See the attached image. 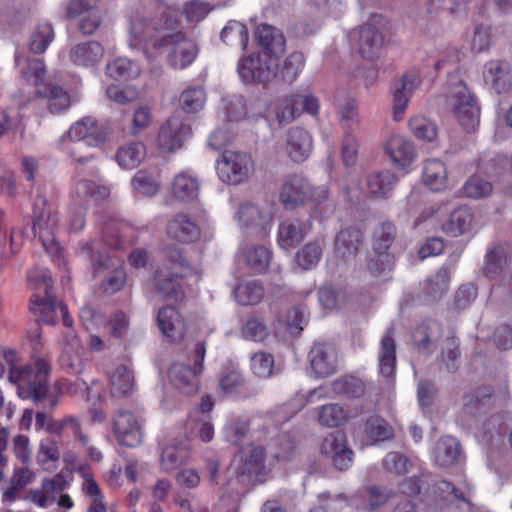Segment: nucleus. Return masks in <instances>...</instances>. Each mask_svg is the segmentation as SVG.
Segmentation results:
<instances>
[{
	"instance_id": "nucleus-1",
	"label": "nucleus",
	"mask_w": 512,
	"mask_h": 512,
	"mask_svg": "<svg viewBox=\"0 0 512 512\" xmlns=\"http://www.w3.org/2000/svg\"><path fill=\"white\" fill-rule=\"evenodd\" d=\"M177 22V12L166 8L159 22L136 16L131 20L130 46L137 48L152 43L156 51L167 53L170 66L175 69H185L196 59L198 47L193 40L181 32L166 33L176 28Z\"/></svg>"
},
{
	"instance_id": "nucleus-2",
	"label": "nucleus",
	"mask_w": 512,
	"mask_h": 512,
	"mask_svg": "<svg viewBox=\"0 0 512 512\" xmlns=\"http://www.w3.org/2000/svg\"><path fill=\"white\" fill-rule=\"evenodd\" d=\"M50 373V363L39 358L34 365L11 366L8 374L9 382L17 386V394L21 399L43 405V410L36 413L35 426L46 430L47 424L53 419L48 411L54 410L58 405V396L53 395L48 387Z\"/></svg>"
},
{
	"instance_id": "nucleus-3",
	"label": "nucleus",
	"mask_w": 512,
	"mask_h": 512,
	"mask_svg": "<svg viewBox=\"0 0 512 512\" xmlns=\"http://www.w3.org/2000/svg\"><path fill=\"white\" fill-rule=\"evenodd\" d=\"M28 281H39V286L43 287L44 295L34 294L30 299V311L36 317L38 324L55 325L58 321V311L60 312L63 324L70 328L73 320L68 313L67 306L58 303L55 295L52 293L53 283L47 271H30L27 275Z\"/></svg>"
},
{
	"instance_id": "nucleus-4",
	"label": "nucleus",
	"mask_w": 512,
	"mask_h": 512,
	"mask_svg": "<svg viewBox=\"0 0 512 512\" xmlns=\"http://www.w3.org/2000/svg\"><path fill=\"white\" fill-rule=\"evenodd\" d=\"M445 106L467 131H473L478 126L480 109L465 83L460 81L450 88Z\"/></svg>"
},
{
	"instance_id": "nucleus-5",
	"label": "nucleus",
	"mask_w": 512,
	"mask_h": 512,
	"mask_svg": "<svg viewBox=\"0 0 512 512\" xmlns=\"http://www.w3.org/2000/svg\"><path fill=\"white\" fill-rule=\"evenodd\" d=\"M205 354V344L198 342L194 346L193 367L181 362H175L170 366L168 373L170 382L181 393L191 396L198 392L199 375L203 371Z\"/></svg>"
},
{
	"instance_id": "nucleus-6",
	"label": "nucleus",
	"mask_w": 512,
	"mask_h": 512,
	"mask_svg": "<svg viewBox=\"0 0 512 512\" xmlns=\"http://www.w3.org/2000/svg\"><path fill=\"white\" fill-rule=\"evenodd\" d=\"M237 71L246 83L266 85L278 75V60L267 54H251L238 62Z\"/></svg>"
},
{
	"instance_id": "nucleus-7",
	"label": "nucleus",
	"mask_w": 512,
	"mask_h": 512,
	"mask_svg": "<svg viewBox=\"0 0 512 512\" xmlns=\"http://www.w3.org/2000/svg\"><path fill=\"white\" fill-rule=\"evenodd\" d=\"M191 135V125L188 118L176 111L159 129L156 144L163 153H171L183 147Z\"/></svg>"
},
{
	"instance_id": "nucleus-8",
	"label": "nucleus",
	"mask_w": 512,
	"mask_h": 512,
	"mask_svg": "<svg viewBox=\"0 0 512 512\" xmlns=\"http://www.w3.org/2000/svg\"><path fill=\"white\" fill-rule=\"evenodd\" d=\"M253 169L251 156L245 152L226 150L217 160L219 178L227 184L238 185L250 176Z\"/></svg>"
},
{
	"instance_id": "nucleus-9",
	"label": "nucleus",
	"mask_w": 512,
	"mask_h": 512,
	"mask_svg": "<svg viewBox=\"0 0 512 512\" xmlns=\"http://www.w3.org/2000/svg\"><path fill=\"white\" fill-rule=\"evenodd\" d=\"M242 453V463L237 468L238 480L247 485L264 482V477L267 474L264 448L251 446Z\"/></svg>"
},
{
	"instance_id": "nucleus-10",
	"label": "nucleus",
	"mask_w": 512,
	"mask_h": 512,
	"mask_svg": "<svg viewBox=\"0 0 512 512\" xmlns=\"http://www.w3.org/2000/svg\"><path fill=\"white\" fill-rule=\"evenodd\" d=\"M313 188L309 180L299 174L288 176L281 187L279 200L286 209H294L312 199Z\"/></svg>"
},
{
	"instance_id": "nucleus-11",
	"label": "nucleus",
	"mask_w": 512,
	"mask_h": 512,
	"mask_svg": "<svg viewBox=\"0 0 512 512\" xmlns=\"http://www.w3.org/2000/svg\"><path fill=\"white\" fill-rule=\"evenodd\" d=\"M238 220L248 234L264 237L272 223V212L268 207L245 203L239 207Z\"/></svg>"
},
{
	"instance_id": "nucleus-12",
	"label": "nucleus",
	"mask_w": 512,
	"mask_h": 512,
	"mask_svg": "<svg viewBox=\"0 0 512 512\" xmlns=\"http://www.w3.org/2000/svg\"><path fill=\"white\" fill-rule=\"evenodd\" d=\"M321 452L340 470H347L353 461V451L348 447L346 436L341 431H335L327 435L322 444Z\"/></svg>"
},
{
	"instance_id": "nucleus-13",
	"label": "nucleus",
	"mask_w": 512,
	"mask_h": 512,
	"mask_svg": "<svg viewBox=\"0 0 512 512\" xmlns=\"http://www.w3.org/2000/svg\"><path fill=\"white\" fill-rule=\"evenodd\" d=\"M354 34L357 36L359 53L364 59L373 61L380 56L385 43V35L374 22L360 26Z\"/></svg>"
},
{
	"instance_id": "nucleus-14",
	"label": "nucleus",
	"mask_w": 512,
	"mask_h": 512,
	"mask_svg": "<svg viewBox=\"0 0 512 512\" xmlns=\"http://www.w3.org/2000/svg\"><path fill=\"white\" fill-rule=\"evenodd\" d=\"M309 362L314 373L321 378L328 377L337 369V351L326 342L315 343L309 351Z\"/></svg>"
},
{
	"instance_id": "nucleus-15",
	"label": "nucleus",
	"mask_w": 512,
	"mask_h": 512,
	"mask_svg": "<svg viewBox=\"0 0 512 512\" xmlns=\"http://www.w3.org/2000/svg\"><path fill=\"white\" fill-rule=\"evenodd\" d=\"M113 429L118 441L127 447H135L141 442L140 427L129 411L116 412L113 418Z\"/></svg>"
},
{
	"instance_id": "nucleus-16",
	"label": "nucleus",
	"mask_w": 512,
	"mask_h": 512,
	"mask_svg": "<svg viewBox=\"0 0 512 512\" xmlns=\"http://www.w3.org/2000/svg\"><path fill=\"white\" fill-rule=\"evenodd\" d=\"M167 234L171 239L181 243H192L200 237V228L188 214L179 212L167 223Z\"/></svg>"
},
{
	"instance_id": "nucleus-17",
	"label": "nucleus",
	"mask_w": 512,
	"mask_h": 512,
	"mask_svg": "<svg viewBox=\"0 0 512 512\" xmlns=\"http://www.w3.org/2000/svg\"><path fill=\"white\" fill-rule=\"evenodd\" d=\"M312 148V138L308 131L301 127L289 129L286 137V152L293 162H304L310 156Z\"/></svg>"
},
{
	"instance_id": "nucleus-18",
	"label": "nucleus",
	"mask_w": 512,
	"mask_h": 512,
	"mask_svg": "<svg viewBox=\"0 0 512 512\" xmlns=\"http://www.w3.org/2000/svg\"><path fill=\"white\" fill-rule=\"evenodd\" d=\"M511 261L512 253L509 246L506 243H498L487 251L482 273L490 280L496 279L510 265Z\"/></svg>"
},
{
	"instance_id": "nucleus-19",
	"label": "nucleus",
	"mask_w": 512,
	"mask_h": 512,
	"mask_svg": "<svg viewBox=\"0 0 512 512\" xmlns=\"http://www.w3.org/2000/svg\"><path fill=\"white\" fill-rule=\"evenodd\" d=\"M157 324L163 336L170 342H179L184 337V323L173 306L166 305L158 311Z\"/></svg>"
},
{
	"instance_id": "nucleus-20",
	"label": "nucleus",
	"mask_w": 512,
	"mask_h": 512,
	"mask_svg": "<svg viewBox=\"0 0 512 512\" xmlns=\"http://www.w3.org/2000/svg\"><path fill=\"white\" fill-rule=\"evenodd\" d=\"M442 332V325L438 321H424L413 331V345L419 352L431 354L435 349V343L441 338Z\"/></svg>"
},
{
	"instance_id": "nucleus-21",
	"label": "nucleus",
	"mask_w": 512,
	"mask_h": 512,
	"mask_svg": "<svg viewBox=\"0 0 512 512\" xmlns=\"http://www.w3.org/2000/svg\"><path fill=\"white\" fill-rule=\"evenodd\" d=\"M460 442L452 436L441 437L435 445L434 462L442 467H450L457 464L462 458Z\"/></svg>"
},
{
	"instance_id": "nucleus-22",
	"label": "nucleus",
	"mask_w": 512,
	"mask_h": 512,
	"mask_svg": "<svg viewBox=\"0 0 512 512\" xmlns=\"http://www.w3.org/2000/svg\"><path fill=\"white\" fill-rule=\"evenodd\" d=\"M256 39L265 54L278 58L285 51V38L283 33L268 24H261L256 29Z\"/></svg>"
},
{
	"instance_id": "nucleus-23",
	"label": "nucleus",
	"mask_w": 512,
	"mask_h": 512,
	"mask_svg": "<svg viewBox=\"0 0 512 512\" xmlns=\"http://www.w3.org/2000/svg\"><path fill=\"white\" fill-rule=\"evenodd\" d=\"M104 55L103 46L97 41L76 44L70 50L71 61L78 66L92 67L99 63Z\"/></svg>"
},
{
	"instance_id": "nucleus-24",
	"label": "nucleus",
	"mask_w": 512,
	"mask_h": 512,
	"mask_svg": "<svg viewBox=\"0 0 512 512\" xmlns=\"http://www.w3.org/2000/svg\"><path fill=\"white\" fill-rule=\"evenodd\" d=\"M385 151L391 160L400 167L409 165L414 158L412 143L401 135L390 137L385 145Z\"/></svg>"
},
{
	"instance_id": "nucleus-25",
	"label": "nucleus",
	"mask_w": 512,
	"mask_h": 512,
	"mask_svg": "<svg viewBox=\"0 0 512 512\" xmlns=\"http://www.w3.org/2000/svg\"><path fill=\"white\" fill-rule=\"evenodd\" d=\"M484 79L497 93H502L510 87V66L504 61H490L485 65Z\"/></svg>"
},
{
	"instance_id": "nucleus-26",
	"label": "nucleus",
	"mask_w": 512,
	"mask_h": 512,
	"mask_svg": "<svg viewBox=\"0 0 512 512\" xmlns=\"http://www.w3.org/2000/svg\"><path fill=\"white\" fill-rule=\"evenodd\" d=\"M36 95L46 100V105L51 113H61L70 106V96L61 86L46 84L37 88Z\"/></svg>"
},
{
	"instance_id": "nucleus-27",
	"label": "nucleus",
	"mask_w": 512,
	"mask_h": 512,
	"mask_svg": "<svg viewBox=\"0 0 512 512\" xmlns=\"http://www.w3.org/2000/svg\"><path fill=\"white\" fill-rule=\"evenodd\" d=\"M177 276L168 268H159L155 273V286L159 294L166 299L175 301L181 300L183 297V290L178 281Z\"/></svg>"
},
{
	"instance_id": "nucleus-28",
	"label": "nucleus",
	"mask_w": 512,
	"mask_h": 512,
	"mask_svg": "<svg viewBox=\"0 0 512 512\" xmlns=\"http://www.w3.org/2000/svg\"><path fill=\"white\" fill-rule=\"evenodd\" d=\"M416 77L413 74H405L393 90V117L399 121L403 118L409 98L414 90Z\"/></svg>"
},
{
	"instance_id": "nucleus-29",
	"label": "nucleus",
	"mask_w": 512,
	"mask_h": 512,
	"mask_svg": "<svg viewBox=\"0 0 512 512\" xmlns=\"http://www.w3.org/2000/svg\"><path fill=\"white\" fill-rule=\"evenodd\" d=\"M307 233V225L298 220H287L279 225L278 241L284 248L297 246Z\"/></svg>"
},
{
	"instance_id": "nucleus-30",
	"label": "nucleus",
	"mask_w": 512,
	"mask_h": 512,
	"mask_svg": "<svg viewBox=\"0 0 512 512\" xmlns=\"http://www.w3.org/2000/svg\"><path fill=\"white\" fill-rule=\"evenodd\" d=\"M396 367V345L393 339V328L390 327L381 339L379 369L381 375L390 377Z\"/></svg>"
},
{
	"instance_id": "nucleus-31",
	"label": "nucleus",
	"mask_w": 512,
	"mask_h": 512,
	"mask_svg": "<svg viewBox=\"0 0 512 512\" xmlns=\"http://www.w3.org/2000/svg\"><path fill=\"white\" fill-rule=\"evenodd\" d=\"M361 232L355 228L341 230L335 239L336 254L342 259H349L356 255L361 244Z\"/></svg>"
},
{
	"instance_id": "nucleus-32",
	"label": "nucleus",
	"mask_w": 512,
	"mask_h": 512,
	"mask_svg": "<svg viewBox=\"0 0 512 512\" xmlns=\"http://www.w3.org/2000/svg\"><path fill=\"white\" fill-rule=\"evenodd\" d=\"M111 394L113 397H125L134 388V375L132 370L123 364L117 365L110 375Z\"/></svg>"
},
{
	"instance_id": "nucleus-33",
	"label": "nucleus",
	"mask_w": 512,
	"mask_h": 512,
	"mask_svg": "<svg viewBox=\"0 0 512 512\" xmlns=\"http://www.w3.org/2000/svg\"><path fill=\"white\" fill-rule=\"evenodd\" d=\"M34 480V474L26 467L15 468L7 486H2V500L14 502L18 493Z\"/></svg>"
},
{
	"instance_id": "nucleus-34",
	"label": "nucleus",
	"mask_w": 512,
	"mask_h": 512,
	"mask_svg": "<svg viewBox=\"0 0 512 512\" xmlns=\"http://www.w3.org/2000/svg\"><path fill=\"white\" fill-rule=\"evenodd\" d=\"M423 181L432 191H441L446 187L447 171L443 162L428 159L423 167Z\"/></svg>"
},
{
	"instance_id": "nucleus-35",
	"label": "nucleus",
	"mask_w": 512,
	"mask_h": 512,
	"mask_svg": "<svg viewBox=\"0 0 512 512\" xmlns=\"http://www.w3.org/2000/svg\"><path fill=\"white\" fill-rule=\"evenodd\" d=\"M365 432L372 445H379L394 438L393 427L378 415H372L366 420Z\"/></svg>"
},
{
	"instance_id": "nucleus-36",
	"label": "nucleus",
	"mask_w": 512,
	"mask_h": 512,
	"mask_svg": "<svg viewBox=\"0 0 512 512\" xmlns=\"http://www.w3.org/2000/svg\"><path fill=\"white\" fill-rule=\"evenodd\" d=\"M397 181V176L393 172L386 170L370 174L367 178V187L374 196L387 198Z\"/></svg>"
},
{
	"instance_id": "nucleus-37",
	"label": "nucleus",
	"mask_w": 512,
	"mask_h": 512,
	"mask_svg": "<svg viewBox=\"0 0 512 512\" xmlns=\"http://www.w3.org/2000/svg\"><path fill=\"white\" fill-rule=\"evenodd\" d=\"M189 458V450L185 445H168L161 453L160 464L165 472L173 471L183 464Z\"/></svg>"
},
{
	"instance_id": "nucleus-38",
	"label": "nucleus",
	"mask_w": 512,
	"mask_h": 512,
	"mask_svg": "<svg viewBox=\"0 0 512 512\" xmlns=\"http://www.w3.org/2000/svg\"><path fill=\"white\" fill-rule=\"evenodd\" d=\"M451 267L443 265L437 273L427 279L424 292L433 300L440 299L449 289Z\"/></svg>"
},
{
	"instance_id": "nucleus-39",
	"label": "nucleus",
	"mask_w": 512,
	"mask_h": 512,
	"mask_svg": "<svg viewBox=\"0 0 512 512\" xmlns=\"http://www.w3.org/2000/svg\"><path fill=\"white\" fill-rule=\"evenodd\" d=\"M472 223V214L466 207L455 209L444 223L443 230L452 237H458L468 231Z\"/></svg>"
},
{
	"instance_id": "nucleus-40",
	"label": "nucleus",
	"mask_w": 512,
	"mask_h": 512,
	"mask_svg": "<svg viewBox=\"0 0 512 512\" xmlns=\"http://www.w3.org/2000/svg\"><path fill=\"white\" fill-rule=\"evenodd\" d=\"M56 225V219L52 215L51 209L47 204V200L42 195H37L34 200L33 207V231L36 234L37 229H51Z\"/></svg>"
},
{
	"instance_id": "nucleus-41",
	"label": "nucleus",
	"mask_w": 512,
	"mask_h": 512,
	"mask_svg": "<svg viewBox=\"0 0 512 512\" xmlns=\"http://www.w3.org/2000/svg\"><path fill=\"white\" fill-rule=\"evenodd\" d=\"M145 156V146L140 142H132L121 146L116 154L118 164L126 169L137 167Z\"/></svg>"
},
{
	"instance_id": "nucleus-42",
	"label": "nucleus",
	"mask_w": 512,
	"mask_h": 512,
	"mask_svg": "<svg viewBox=\"0 0 512 512\" xmlns=\"http://www.w3.org/2000/svg\"><path fill=\"white\" fill-rule=\"evenodd\" d=\"M397 237V228L394 223L385 221L379 224L373 231V252L389 253L391 247Z\"/></svg>"
},
{
	"instance_id": "nucleus-43",
	"label": "nucleus",
	"mask_w": 512,
	"mask_h": 512,
	"mask_svg": "<svg viewBox=\"0 0 512 512\" xmlns=\"http://www.w3.org/2000/svg\"><path fill=\"white\" fill-rule=\"evenodd\" d=\"M305 59L301 52H292L283 62L281 69H278V75L275 78L277 83H289L295 81L299 72L304 67Z\"/></svg>"
},
{
	"instance_id": "nucleus-44",
	"label": "nucleus",
	"mask_w": 512,
	"mask_h": 512,
	"mask_svg": "<svg viewBox=\"0 0 512 512\" xmlns=\"http://www.w3.org/2000/svg\"><path fill=\"white\" fill-rule=\"evenodd\" d=\"M172 191L178 200L191 201L198 196L199 183L196 178L179 173L173 181Z\"/></svg>"
},
{
	"instance_id": "nucleus-45",
	"label": "nucleus",
	"mask_w": 512,
	"mask_h": 512,
	"mask_svg": "<svg viewBox=\"0 0 512 512\" xmlns=\"http://www.w3.org/2000/svg\"><path fill=\"white\" fill-rule=\"evenodd\" d=\"M106 73L115 80L125 81L139 76V65L127 58H118L106 65Z\"/></svg>"
},
{
	"instance_id": "nucleus-46",
	"label": "nucleus",
	"mask_w": 512,
	"mask_h": 512,
	"mask_svg": "<svg viewBox=\"0 0 512 512\" xmlns=\"http://www.w3.org/2000/svg\"><path fill=\"white\" fill-rule=\"evenodd\" d=\"M237 302L241 305H255L264 296V288L258 280L239 284L234 291Z\"/></svg>"
},
{
	"instance_id": "nucleus-47",
	"label": "nucleus",
	"mask_w": 512,
	"mask_h": 512,
	"mask_svg": "<svg viewBox=\"0 0 512 512\" xmlns=\"http://www.w3.org/2000/svg\"><path fill=\"white\" fill-rule=\"evenodd\" d=\"M220 39L225 44L238 45L244 50L249 41L247 27L241 22L229 21L221 31Z\"/></svg>"
},
{
	"instance_id": "nucleus-48",
	"label": "nucleus",
	"mask_w": 512,
	"mask_h": 512,
	"mask_svg": "<svg viewBox=\"0 0 512 512\" xmlns=\"http://www.w3.org/2000/svg\"><path fill=\"white\" fill-rule=\"evenodd\" d=\"M462 190L467 198L477 200L489 197L493 192V185L481 175H472L465 181Z\"/></svg>"
},
{
	"instance_id": "nucleus-49",
	"label": "nucleus",
	"mask_w": 512,
	"mask_h": 512,
	"mask_svg": "<svg viewBox=\"0 0 512 512\" xmlns=\"http://www.w3.org/2000/svg\"><path fill=\"white\" fill-rule=\"evenodd\" d=\"M334 393L347 398H359L365 392L362 380L353 376H344L332 382Z\"/></svg>"
},
{
	"instance_id": "nucleus-50",
	"label": "nucleus",
	"mask_w": 512,
	"mask_h": 512,
	"mask_svg": "<svg viewBox=\"0 0 512 512\" xmlns=\"http://www.w3.org/2000/svg\"><path fill=\"white\" fill-rule=\"evenodd\" d=\"M206 96L200 86H193L185 89L179 98V106L182 112L196 113L200 111L205 104Z\"/></svg>"
},
{
	"instance_id": "nucleus-51",
	"label": "nucleus",
	"mask_w": 512,
	"mask_h": 512,
	"mask_svg": "<svg viewBox=\"0 0 512 512\" xmlns=\"http://www.w3.org/2000/svg\"><path fill=\"white\" fill-rule=\"evenodd\" d=\"M271 256V252L265 246H251L245 252V261L254 273L261 274L269 266Z\"/></svg>"
},
{
	"instance_id": "nucleus-52",
	"label": "nucleus",
	"mask_w": 512,
	"mask_h": 512,
	"mask_svg": "<svg viewBox=\"0 0 512 512\" xmlns=\"http://www.w3.org/2000/svg\"><path fill=\"white\" fill-rule=\"evenodd\" d=\"M411 133L419 140L425 142H433L438 134L437 125L422 116H417L409 121Z\"/></svg>"
},
{
	"instance_id": "nucleus-53",
	"label": "nucleus",
	"mask_w": 512,
	"mask_h": 512,
	"mask_svg": "<svg viewBox=\"0 0 512 512\" xmlns=\"http://www.w3.org/2000/svg\"><path fill=\"white\" fill-rule=\"evenodd\" d=\"M460 355L459 340L454 336L448 337L440 354V361L448 372L454 373L458 370Z\"/></svg>"
},
{
	"instance_id": "nucleus-54",
	"label": "nucleus",
	"mask_w": 512,
	"mask_h": 512,
	"mask_svg": "<svg viewBox=\"0 0 512 512\" xmlns=\"http://www.w3.org/2000/svg\"><path fill=\"white\" fill-rule=\"evenodd\" d=\"M53 38L54 31L52 25L49 23L39 24L30 37V51L35 54L43 53Z\"/></svg>"
},
{
	"instance_id": "nucleus-55",
	"label": "nucleus",
	"mask_w": 512,
	"mask_h": 512,
	"mask_svg": "<svg viewBox=\"0 0 512 512\" xmlns=\"http://www.w3.org/2000/svg\"><path fill=\"white\" fill-rule=\"evenodd\" d=\"M161 268H168L173 272V275L177 277H186L192 272L188 261L183 257L181 250L177 247L169 249L166 262Z\"/></svg>"
},
{
	"instance_id": "nucleus-56",
	"label": "nucleus",
	"mask_w": 512,
	"mask_h": 512,
	"mask_svg": "<svg viewBox=\"0 0 512 512\" xmlns=\"http://www.w3.org/2000/svg\"><path fill=\"white\" fill-rule=\"evenodd\" d=\"M82 252L90 256L93 267V273L95 275L103 272L105 269H108L110 267H116V263H114L113 257L108 254L100 252L98 248L95 246L94 242L83 244Z\"/></svg>"
},
{
	"instance_id": "nucleus-57",
	"label": "nucleus",
	"mask_w": 512,
	"mask_h": 512,
	"mask_svg": "<svg viewBox=\"0 0 512 512\" xmlns=\"http://www.w3.org/2000/svg\"><path fill=\"white\" fill-rule=\"evenodd\" d=\"M59 364L64 371L72 375H79L84 369L83 360L72 344L64 347Z\"/></svg>"
},
{
	"instance_id": "nucleus-58",
	"label": "nucleus",
	"mask_w": 512,
	"mask_h": 512,
	"mask_svg": "<svg viewBox=\"0 0 512 512\" xmlns=\"http://www.w3.org/2000/svg\"><path fill=\"white\" fill-rule=\"evenodd\" d=\"M431 482L432 476L428 473L412 476L401 483V492L409 496L418 494H424L427 496Z\"/></svg>"
},
{
	"instance_id": "nucleus-59",
	"label": "nucleus",
	"mask_w": 512,
	"mask_h": 512,
	"mask_svg": "<svg viewBox=\"0 0 512 512\" xmlns=\"http://www.w3.org/2000/svg\"><path fill=\"white\" fill-rule=\"evenodd\" d=\"M346 420L344 409L338 404H328L319 408L318 421L327 427H338Z\"/></svg>"
},
{
	"instance_id": "nucleus-60",
	"label": "nucleus",
	"mask_w": 512,
	"mask_h": 512,
	"mask_svg": "<svg viewBox=\"0 0 512 512\" xmlns=\"http://www.w3.org/2000/svg\"><path fill=\"white\" fill-rule=\"evenodd\" d=\"M249 431V423L238 418H231L224 426V437L233 445H240Z\"/></svg>"
},
{
	"instance_id": "nucleus-61",
	"label": "nucleus",
	"mask_w": 512,
	"mask_h": 512,
	"mask_svg": "<svg viewBox=\"0 0 512 512\" xmlns=\"http://www.w3.org/2000/svg\"><path fill=\"white\" fill-rule=\"evenodd\" d=\"M367 263V269L375 276H383L392 271L394 267V256L391 253L373 252Z\"/></svg>"
},
{
	"instance_id": "nucleus-62",
	"label": "nucleus",
	"mask_w": 512,
	"mask_h": 512,
	"mask_svg": "<svg viewBox=\"0 0 512 512\" xmlns=\"http://www.w3.org/2000/svg\"><path fill=\"white\" fill-rule=\"evenodd\" d=\"M394 496V492L388 488L369 486L365 489V500L367 502L365 509L373 511L387 503Z\"/></svg>"
},
{
	"instance_id": "nucleus-63",
	"label": "nucleus",
	"mask_w": 512,
	"mask_h": 512,
	"mask_svg": "<svg viewBox=\"0 0 512 512\" xmlns=\"http://www.w3.org/2000/svg\"><path fill=\"white\" fill-rule=\"evenodd\" d=\"M322 255V246L319 242H309L297 252V263L308 270L315 266Z\"/></svg>"
},
{
	"instance_id": "nucleus-64",
	"label": "nucleus",
	"mask_w": 512,
	"mask_h": 512,
	"mask_svg": "<svg viewBox=\"0 0 512 512\" xmlns=\"http://www.w3.org/2000/svg\"><path fill=\"white\" fill-rule=\"evenodd\" d=\"M382 466L387 472L404 475L409 472L412 463L408 457L401 452H389L382 460Z\"/></svg>"
}]
</instances>
